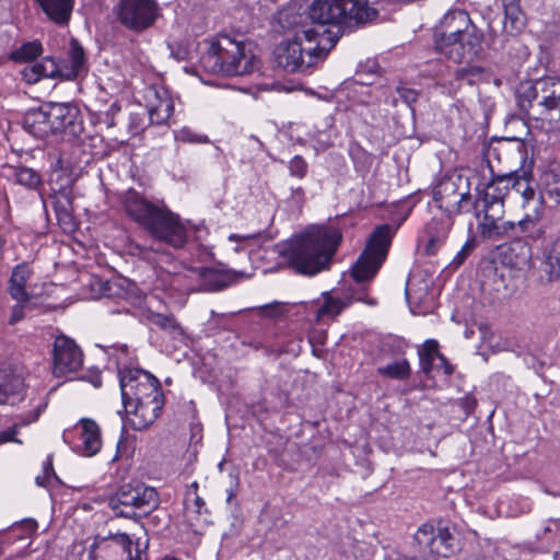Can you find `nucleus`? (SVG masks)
<instances>
[{
    "label": "nucleus",
    "mask_w": 560,
    "mask_h": 560,
    "mask_svg": "<svg viewBox=\"0 0 560 560\" xmlns=\"http://www.w3.org/2000/svg\"><path fill=\"white\" fill-rule=\"evenodd\" d=\"M466 66L459 67L454 72V78L457 81H467L469 84L475 82V78L479 77L483 70L481 67L471 66L470 63H465Z\"/></svg>",
    "instance_id": "obj_41"
},
{
    "label": "nucleus",
    "mask_w": 560,
    "mask_h": 560,
    "mask_svg": "<svg viewBox=\"0 0 560 560\" xmlns=\"http://www.w3.org/2000/svg\"><path fill=\"white\" fill-rule=\"evenodd\" d=\"M55 210L58 221L67 228H72V215L70 212L61 207H56Z\"/></svg>",
    "instance_id": "obj_50"
},
{
    "label": "nucleus",
    "mask_w": 560,
    "mask_h": 560,
    "mask_svg": "<svg viewBox=\"0 0 560 560\" xmlns=\"http://www.w3.org/2000/svg\"><path fill=\"white\" fill-rule=\"evenodd\" d=\"M541 244V260L540 271L542 277L549 281L555 282L560 280V231L556 234L546 236L540 240Z\"/></svg>",
    "instance_id": "obj_21"
},
{
    "label": "nucleus",
    "mask_w": 560,
    "mask_h": 560,
    "mask_svg": "<svg viewBox=\"0 0 560 560\" xmlns=\"http://www.w3.org/2000/svg\"><path fill=\"white\" fill-rule=\"evenodd\" d=\"M504 212L495 206L491 213L480 217L477 230L485 240L502 241L525 236L533 242H538L545 234V229H529L522 220L517 222L503 220Z\"/></svg>",
    "instance_id": "obj_10"
},
{
    "label": "nucleus",
    "mask_w": 560,
    "mask_h": 560,
    "mask_svg": "<svg viewBox=\"0 0 560 560\" xmlns=\"http://www.w3.org/2000/svg\"><path fill=\"white\" fill-rule=\"evenodd\" d=\"M430 552L436 557L447 558L454 552L455 549V537L446 526H439L434 534V540H432Z\"/></svg>",
    "instance_id": "obj_31"
},
{
    "label": "nucleus",
    "mask_w": 560,
    "mask_h": 560,
    "mask_svg": "<svg viewBox=\"0 0 560 560\" xmlns=\"http://www.w3.org/2000/svg\"><path fill=\"white\" fill-rule=\"evenodd\" d=\"M438 207L446 214L455 215L472 211L468 180L460 175L443 177L432 189Z\"/></svg>",
    "instance_id": "obj_11"
},
{
    "label": "nucleus",
    "mask_w": 560,
    "mask_h": 560,
    "mask_svg": "<svg viewBox=\"0 0 560 560\" xmlns=\"http://www.w3.org/2000/svg\"><path fill=\"white\" fill-rule=\"evenodd\" d=\"M234 495L235 494H234L233 490H229L228 491V501H231Z\"/></svg>",
    "instance_id": "obj_61"
},
{
    "label": "nucleus",
    "mask_w": 560,
    "mask_h": 560,
    "mask_svg": "<svg viewBox=\"0 0 560 560\" xmlns=\"http://www.w3.org/2000/svg\"><path fill=\"white\" fill-rule=\"evenodd\" d=\"M289 172L291 176L303 178L308 170L306 161L301 155L293 156L289 162Z\"/></svg>",
    "instance_id": "obj_44"
},
{
    "label": "nucleus",
    "mask_w": 560,
    "mask_h": 560,
    "mask_svg": "<svg viewBox=\"0 0 560 560\" xmlns=\"http://www.w3.org/2000/svg\"><path fill=\"white\" fill-rule=\"evenodd\" d=\"M176 140L184 143H209L210 139L206 135H199L188 127L182 128L176 133Z\"/></svg>",
    "instance_id": "obj_42"
},
{
    "label": "nucleus",
    "mask_w": 560,
    "mask_h": 560,
    "mask_svg": "<svg viewBox=\"0 0 560 560\" xmlns=\"http://www.w3.org/2000/svg\"><path fill=\"white\" fill-rule=\"evenodd\" d=\"M52 135L65 133L79 137L83 132V120L77 106L70 103H47Z\"/></svg>",
    "instance_id": "obj_18"
},
{
    "label": "nucleus",
    "mask_w": 560,
    "mask_h": 560,
    "mask_svg": "<svg viewBox=\"0 0 560 560\" xmlns=\"http://www.w3.org/2000/svg\"><path fill=\"white\" fill-rule=\"evenodd\" d=\"M148 319L152 325L168 332L174 338L183 336V328L173 315L151 313Z\"/></svg>",
    "instance_id": "obj_36"
},
{
    "label": "nucleus",
    "mask_w": 560,
    "mask_h": 560,
    "mask_svg": "<svg viewBox=\"0 0 560 560\" xmlns=\"http://www.w3.org/2000/svg\"><path fill=\"white\" fill-rule=\"evenodd\" d=\"M116 13L126 28L142 32L155 23L161 9L156 0H118Z\"/></svg>",
    "instance_id": "obj_13"
},
{
    "label": "nucleus",
    "mask_w": 560,
    "mask_h": 560,
    "mask_svg": "<svg viewBox=\"0 0 560 560\" xmlns=\"http://www.w3.org/2000/svg\"><path fill=\"white\" fill-rule=\"evenodd\" d=\"M422 372L431 377L433 373H441L450 376L454 372V368L448 363L447 359L439 351V343L434 339L424 341L422 348L418 351Z\"/></svg>",
    "instance_id": "obj_22"
},
{
    "label": "nucleus",
    "mask_w": 560,
    "mask_h": 560,
    "mask_svg": "<svg viewBox=\"0 0 560 560\" xmlns=\"http://www.w3.org/2000/svg\"><path fill=\"white\" fill-rule=\"evenodd\" d=\"M470 27H476V25L471 23L468 13L463 10H453L442 18L440 30H436L434 35L455 36Z\"/></svg>",
    "instance_id": "obj_26"
},
{
    "label": "nucleus",
    "mask_w": 560,
    "mask_h": 560,
    "mask_svg": "<svg viewBox=\"0 0 560 560\" xmlns=\"http://www.w3.org/2000/svg\"><path fill=\"white\" fill-rule=\"evenodd\" d=\"M121 401L125 413L131 415L128 421L133 430L150 427L161 415L164 396L159 380L151 373L124 366L118 372Z\"/></svg>",
    "instance_id": "obj_1"
},
{
    "label": "nucleus",
    "mask_w": 560,
    "mask_h": 560,
    "mask_svg": "<svg viewBox=\"0 0 560 560\" xmlns=\"http://www.w3.org/2000/svg\"><path fill=\"white\" fill-rule=\"evenodd\" d=\"M113 349L114 352L112 355L116 358L117 369L119 370L120 368L128 366L127 364L130 360L129 347L127 345H117L114 346Z\"/></svg>",
    "instance_id": "obj_47"
},
{
    "label": "nucleus",
    "mask_w": 560,
    "mask_h": 560,
    "mask_svg": "<svg viewBox=\"0 0 560 560\" xmlns=\"http://www.w3.org/2000/svg\"><path fill=\"white\" fill-rule=\"evenodd\" d=\"M158 503L155 489L143 485H124L108 502L117 516L126 518L145 515L155 509Z\"/></svg>",
    "instance_id": "obj_9"
},
{
    "label": "nucleus",
    "mask_w": 560,
    "mask_h": 560,
    "mask_svg": "<svg viewBox=\"0 0 560 560\" xmlns=\"http://www.w3.org/2000/svg\"><path fill=\"white\" fill-rule=\"evenodd\" d=\"M541 186L548 198L560 205V164L552 165L542 174Z\"/></svg>",
    "instance_id": "obj_33"
},
{
    "label": "nucleus",
    "mask_w": 560,
    "mask_h": 560,
    "mask_svg": "<svg viewBox=\"0 0 560 560\" xmlns=\"http://www.w3.org/2000/svg\"><path fill=\"white\" fill-rule=\"evenodd\" d=\"M39 69L44 78H61L62 73H66L63 66H60L56 59L51 57H45L39 62Z\"/></svg>",
    "instance_id": "obj_40"
},
{
    "label": "nucleus",
    "mask_w": 560,
    "mask_h": 560,
    "mask_svg": "<svg viewBox=\"0 0 560 560\" xmlns=\"http://www.w3.org/2000/svg\"><path fill=\"white\" fill-rule=\"evenodd\" d=\"M24 388V380L10 365L0 363V404L10 396L19 395Z\"/></svg>",
    "instance_id": "obj_29"
},
{
    "label": "nucleus",
    "mask_w": 560,
    "mask_h": 560,
    "mask_svg": "<svg viewBox=\"0 0 560 560\" xmlns=\"http://www.w3.org/2000/svg\"><path fill=\"white\" fill-rule=\"evenodd\" d=\"M514 177L515 176L512 174H492L491 180L486 184L482 190L495 197H500V200L504 202V198L509 194L510 187L512 188Z\"/></svg>",
    "instance_id": "obj_35"
},
{
    "label": "nucleus",
    "mask_w": 560,
    "mask_h": 560,
    "mask_svg": "<svg viewBox=\"0 0 560 560\" xmlns=\"http://www.w3.org/2000/svg\"><path fill=\"white\" fill-rule=\"evenodd\" d=\"M292 199L296 203H302L304 201V190L301 187L292 189Z\"/></svg>",
    "instance_id": "obj_54"
},
{
    "label": "nucleus",
    "mask_w": 560,
    "mask_h": 560,
    "mask_svg": "<svg viewBox=\"0 0 560 560\" xmlns=\"http://www.w3.org/2000/svg\"><path fill=\"white\" fill-rule=\"evenodd\" d=\"M390 560H438L434 557H424V556H408V555H397L396 558Z\"/></svg>",
    "instance_id": "obj_52"
},
{
    "label": "nucleus",
    "mask_w": 560,
    "mask_h": 560,
    "mask_svg": "<svg viewBox=\"0 0 560 560\" xmlns=\"http://www.w3.org/2000/svg\"><path fill=\"white\" fill-rule=\"evenodd\" d=\"M465 404H466L465 408H466L467 412L472 411L477 405L476 400L472 398H467Z\"/></svg>",
    "instance_id": "obj_56"
},
{
    "label": "nucleus",
    "mask_w": 560,
    "mask_h": 560,
    "mask_svg": "<svg viewBox=\"0 0 560 560\" xmlns=\"http://www.w3.org/2000/svg\"><path fill=\"white\" fill-rule=\"evenodd\" d=\"M161 560H179V559L174 558V557H164Z\"/></svg>",
    "instance_id": "obj_63"
},
{
    "label": "nucleus",
    "mask_w": 560,
    "mask_h": 560,
    "mask_svg": "<svg viewBox=\"0 0 560 560\" xmlns=\"http://www.w3.org/2000/svg\"><path fill=\"white\" fill-rule=\"evenodd\" d=\"M307 12L313 23L338 30L362 26L377 16L369 0H313Z\"/></svg>",
    "instance_id": "obj_7"
},
{
    "label": "nucleus",
    "mask_w": 560,
    "mask_h": 560,
    "mask_svg": "<svg viewBox=\"0 0 560 560\" xmlns=\"http://www.w3.org/2000/svg\"><path fill=\"white\" fill-rule=\"evenodd\" d=\"M249 238H250V236H245V235L241 236V235H237V234H231L229 236L230 241H240V240H249Z\"/></svg>",
    "instance_id": "obj_57"
},
{
    "label": "nucleus",
    "mask_w": 560,
    "mask_h": 560,
    "mask_svg": "<svg viewBox=\"0 0 560 560\" xmlns=\"http://www.w3.org/2000/svg\"><path fill=\"white\" fill-rule=\"evenodd\" d=\"M48 476L44 474V476H37L36 477V483L38 486H45V479L47 478Z\"/></svg>",
    "instance_id": "obj_58"
},
{
    "label": "nucleus",
    "mask_w": 560,
    "mask_h": 560,
    "mask_svg": "<svg viewBox=\"0 0 560 560\" xmlns=\"http://www.w3.org/2000/svg\"><path fill=\"white\" fill-rule=\"evenodd\" d=\"M15 434H16V425H14L5 431L0 432V444L5 443V442H11V441L21 444L22 442L14 438Z\"/></svg>",
    "instance_id": "obj_51"
},
{
    "label": "nucleus",
    "mask_w": 560,
    "mask_h": 560,
    "mask_svg": "<svg viewBox=\"0 0 560 560\" xmlns=\"http://www.w3.org/2000/svg\"><path fill=\"white\" fill-rule=\"evenodd\" d=\"M512 190L520 194L521 206L525 211L524 218L521 219L529 229H545L547 226L539 224L545 214V200L541 191L530 185L527 178L514 177Z\"/></svg>",
    "instance_id": "obj_15"
},
{
    "label": "nucleus",
    "mask_w": 560,
    "mask_h": 560,
    "mask_svg": "<svg viewBox=\"0 0 560 560\" xmlns=\"http://www.w3.org/2000/svg\"><path fill=\"white\" fill-rule=\"evenodd\" d=\"M201 63L209 72L225 75H244L259 68V60L252 51V43L242 36L228 34H220L210 42Z\"/></svg>",
    "instance_id": "obj_5"
},
{
    "label": "nucleus",
    "mask_w": 560,
    "mask_h": 560,
    "mask_svg": "<svg viewBox=\"0 0 560 560\" xmlns=\"http://www.w3.org/2000/svg\"><path fill=\"white\" fill-rule=\"evenodd\" d=\"M50 21L58 25L68 24L74 0H35Z\"/></svg>",
    "instance_id": "obj_28"
},
{
    "label": "nucleus",
    "mask_w": 560,
    "mask_h": 560,
    "mask_svg": "<svg viewBox=\"0 0 560 560\" xmlns=\"http://www.w3.org/2000/svg\"><path fill=\"white\" fill-rule=\"evenodd\" d=\"M476 247V242L474 238H468L465 244L462 246L460 250L456 254V256L453 258L451 266L453 268H458L463 262L466 260V258L471 254V252Z\"/></svg>",
    "instance_id": "obj_45"
},
{
    "label": "nucleus",
    "mask_w": 560,
    "mask_h": 560,
    "mask_svg": "<svg viewBox=\"0 0 560 560\" xmlns=\"http://www.w3.org/2000/svg\"><path fill=\"white\" fill-rule=\"evenodd\" d=\"M43 54V46L39 42H27L10 52L9 58L15 62H28Z\"/></svg>",
    "instance_id": "obj_37"
},
{
    "label": "nucleus",
    "mask_w": 560,
    "mask_h": 560,
    "mask_svg": "<svg viewBox=\"0 0 560 560\" xmlns=\"http://www.w3.org/2000/svg\"><path fill=\"white\" fill-rule=\"evenodd\" d=\"M377 373L393 380H407L411 374V368L406 359L390 362L377 369Z\"/></svg>",
    "instance_id": "obj_38"
},
{
    "label": "nucleus",
    "mask_w": 560,
    "mask_h": 560,
    "mask_svg": "<svg viewBox=\"0 0 560 560\" xmlns=\"http://www.w3.org/2000/svg\"><path fill=\"white\" fill-rule=\"evenodd\" d=\"M121 202L126 215L154 240L173 248L186 245L188 231L185 223L163 202H152L135 189L127 190Z\"/></svg>",
    "instance_id": "obj_2"
},
{
    "label": "nucleus",
    "mask_w": 560,
    "mask_h": 560,
    "mask_svg": "<svg viewBox=\"0 0 560 560\" xmlns=\"http://www.w3.org/2000/svg\"><path fill=\"white\" fill-rule=\"evenodd\" d=\"M183 279L188 280V283L183 288L187 292H214L228 285V277L220 270L211 267L187 268L183 275L174 276L173 282L179 284Z\"/></svg>",
    "instance_id": "obj_17"
},
{
    "label": "nucleus",
    "mask_w": 560,
    "mask_h": 560,
    "mask_svg": "<svg viewBox=\"0 0 560 560\" xmlns=\"http://www.w3.org/2000/svg\"><path fill=\"white\" fill-rule=\"evenodd\" d=\"M69 61L70 67L65 66L66 73H62V79L65 80H73L75 79L81 71L84 69L85 57L84 50L78 40L72 39L70 43L69 49Z\"/></svg>",
    "instance_id": "obj_32"
},
{
    "label": "nucleus",
    "mask_w": 560,
    "mask_h": 560,
    "mask_svg": "<svg viewBox=\"0 0 560 560\" xmlns=\"http://www.w3.org/2000/svg\"><path fill=\"white\" fill-rule=\"evenodd\" d=\"M195 503L198 508H200L203 504V501L200 497L197 495L195 499Z\"/></svg>",
    "instance_id": "obj_59"
},
{
    "label": "nucleus",
    "mask_w": 560,
    "mask_h": 560,
    "mask_svg": "<svg viewBox=\"0 0 560 560\" xmlns=\"http://www.w3.org/2000/svg\"><path fill=\"white\" fill-rule=\"evenodd\" d=\"M322 298V304L313 302L310 305V312L314 313L316 323L334 319L350 304V302L332 296L330 292H323Z\"/></svg>",
    "instance_id": "obj_27"
},
{
    "label": "nucleus",
    "mask_w": 560,
    "mask_h": 560,
    "mask_svg": "<svg viewBox=\"0 0 560 560\" xmlns=\"http://www.w3.org/2000/svg\"><path fill=\"white\" fill-rule=\"evenodd\" d=\"M89 560H141L140 550L132 555V540L127 534L117 533L105 537L97 547V552L90 553Z\"/></svg>",
    "instance_id": "obj_19"
},
{
    "label": "nucleus",
    "mask_w": 560,
    "mask_h": 560,
    "mask_svg": "<svg viewBox=\"0 0 560 560\" xmlns=\"http://www.w3.org/2000/svg\"><path fill=\"white\" fill-rule=\"evenodd\" d=\"M284 304L283 303H280V302H273L271 304H268V305H265L262 307V312L265 315L267 316H271V317H278V316H281L283 315L284 313Z\"/></svg>",
    "instance_id": "obj_49"
},
{
    "label": "nucleus",
    "mask_w": 560,
    "mask_h": 560,
    "mask_svg": "<svg viewBox=\"0 0 560 560\" xmlns=\"http://www.w3.org/2000/svg\"><path fill=\"white\" fill-rule=\"evenodd\" d=\"M83 365V352L75 341L67 336L56 337L52 345V374L63 377L79 371Z\"/></svg>",
    "instance_id": "obj_16"
},
{
    "label": "nucleus",
    "mask_w": 560,
    "mask_h": 560,
    "mask_svg": "<svg viewBox=\"0 0 560 560\" xmlns=\"http://www.w3.org/2000/svg\"><path fill=\"white\" fill-rule=\"evenodd\" d=\"M23 128L35 138H46L52 135L48 109L45 104L27 110L23 117Z\"/></svg>",
    "instance_id": "obj_25"
},
{
    "label": "nucleus",
    "mask_w": 560,
    "mask_h": 560,
    "mask_svg": "<svg viewBox=\"0 0 560 560\" xmlns=\"http://www.w3.org/2000/svg\"><path fill=\"white\" fill-rule=\"evenodd\" d=\"M435 528L432 524L421 525L415 534V539L420 546L430 547L432 540H434Z\"/></svg>",
    "instance_id": "obj_43"
},
{
    "label": "nucleus",
    "mask_w": 560,
    "mask_h": 560,
    "mask_svg": "<svg viewBox=\"0 0 560 560\" xmlns=\"http://www.w3.org/2000/svg\"><path fill=\"white\" fill-rule=\"evenodd\" d=\"M341 238L337 228L313 226L287 244L281 255L295 272L315 276L328 268Z\"/></svg>",
    "instance_id": "obj_3"
},
{
    "label": "nucleus",
    "mask_w": 560,
    "mask_h": 560,
    "mask_svg": "<svg viewBox=\"0 0 560 560\" xmlns=\"http://www.w3.org/2000/svg\"><path fill=\"white\" fill-rule=\"evenodd\" d=\"M9 177L18 185L25 187L28 190H37L43 185L40 174L34 168L27 166H10Z\"/></svg>",
    "instance_id": "obj_30"
},
{
    "label": "nucleus",
    "mask_w": 560,
    "mask_h": 560,
    "mask_svg": "<svg viewBox=\"0 0 560 560\" xmlns=\"http://www.w3.org/2000/svg\"><path fill=\"white\" fill-rule=\"evenodd\" d=\"M118 109H119V107H117L116 105H112V107H110V110H113V112H116Z\"/></svg>",
    "instance_id": "obj_64"
},
{
    "label": "nucleus",
    "mask_w": 560,
    "mask_h": 560,
    "mask_svg": "<svg viewBox=\"0 0 560 560\" xmlns=\"http://www.w3.org/2000/svg\"><path fill=\"white\" fill-rule=\"evenodd\" d=\"M143 100L151 124L163 125L168 121L174 112V103L164 86L158 84L147 86Z\"/></svg>",
    "instance_id": "obj_20"
},
{
    "label": "nucleus",
    "mask_w": 560,
    "mask_h": 560,
    "mask_svg": "<svg viewBox=\"0 0 560 560\" xmlns=\"http://www.w3.org/2000/svg\"><path fill=\"white\" fill-rule=\"evenodd\" d=\"M289 16L288 13H281L280 14V23L282 24L283 27H288V28H291L293 27L294 25H298V21H284V19H287Z\"/></svg>",
    "instance_id": "obj_55"
},
{
    "label": "nucleus",
    "mask_w": 560,
    "mask_h": 560,
    "mask_svg": "<svg viewBox=\"0 0 560 560\" xmlns=\"http://www.w3.org/2000/svg\"><path fill=\"white\" fill-rule=\"evenodd\" d=\"M397 93L404 103L411 105L418 98V93L409 88L399 86L397 88Z\"/></svg>",
    "instance_id": "obj_48"
},
{
    "label": "nucleus",
    "mask_w": 560,
    "mask_h": 560,
    "mask_svg": "<svg viewBox=\"0 0 560 560\" xmlns=\"http://www.w3.org/2000/svg\"><path fill=\"white\" fill-rule=\"evenodd\" d=\"M482 38L477 27H470L455 36L434 35V47L455 63H471L481 50Z\"/></svg>",
    "instance_id": "obj_12"
},
{
    "label": "nucleus",
    "mask_w": 560,
    "mask_h": 560,
    "mask_svg": "<svg viewBox=\"0 0 560 560\" xmlns=\"http://www.w3.org/2000/svg\"><path fill=\"white\" fill-rule=\"evenodd\" d=\"M23 80L28 84L37 83L40 79H43L42 70L39 69V63L35 62L33 65L26 66L21 71Z\"/></svg>",
    "instance_id": "obj_46"
},
{
    "label": "nucleus",
    "mask_w": 560,
    "mask_h": 560,
    "mask_svg": "<svg viewBox=\"0 0 560 560\" xmlns=\"http://www.w3.org/2000/svg\"><path fill=\"white\" fill-rule=\"evenodd\" d=\"M453 224L454 220L451 214L444 213L441 217H434L431 219L425 228L428 242L424 252L427 255H434L445 243Z\"/></svg>",
    "instance_id": "obj_23"
},
{
    "label": "nucleus",
    "mask_w": 560,
    "mask_h": 560,
    "mask_svg": "<svg viewBox=\"0 0 560 560\" xmlns=\"http://www.w3.org/2000/svg\"><path fill=\"white\" fill-rule=\"evenodd\" d=\"M472 213L477 219L486 213H491L495 206L501 208V212H504V202L500 200V197H495L483 190L479 191L477 198L471 197Z\"/></svg>",
    "instance_id": "obj_34"
},
{
    "label": "nucleus",
    "mask_w": 560,
    "mask_h": 560,
    "mask_svg": "<svg viewBox=\"0 0 560 560\" xmlns=\"http://www.w3.org/2000/svg\"><path fill=\"white\" fill-rule=\"evenodd\" d=\"M339 36V32L319 34L312 27L299 28L292 39L283 40L275 48V62L289 73L305 72L325 59Z\"/></svg>",
    "instance_id": "obj_4"
},
{
    "label": "nucleus",
    "mask_w": 560,
    "mask_h": 560,
    "mask_svg": "<svg viewBox=\"0 0 560 560\" xmlns=\"http://www.w3.org/2000/svg\"><path fill=\"white\" fill-rule=\"evenodd\" d=\"M39 412H40V410H39V409L35 410V411H34V416H33V418H32V420H31L30 422L37 420V418H38V416H39Z\"/></svg>",
    "instance_id": "obj_60"
},
{
    "label": "nucleus",
    "mask_w": 560,
    "mask_h": 560,
    "mask_svg": "<svg viewBox=\"0 0 560 560\" xmlns=\"http://www.w3.org/2000/svg\"><path fill=\"white\" fill-rule=\"evenodd\" d=\"M44 474L47 476L52 475L56 479H58L57 475L54 471L52 467V457L48 456L47 460L44 464Z\"/></svg>",
    "instance_id": "obj_53"
},
{
    "label": "nucleus",
    "mask_w": 560,
    "mask_h": 560,
    "mask_svg": "<svg viewBox=\"0 0 560 560\" xmlns=\"http://www.w3.org/2000/svg\"><path fill=\"white\" fill-rule=\"evenodd\" d=\"M505 22L504 27L509 32H520L525 25V16L516 2H510L504 5Z\"/></svg>",
    "instance_id": "obj_39"
},
{
    "label": "nucleus",
    "mask_w": 560,
    "mask_h": 560,
    "mask_svg": "<svg viewBox=\"0 0 560 560\" xmlns=\"http://www.w3.org/2000/svg\"><path fill=\"white\" fill-rule=\"evenodd\" d=\"M93 385H94L95 387L101 386V381H100V378H97L96 381H94V382H93Z\"/></svg>",
    "instance_id": "obj_62"
},
{
    "label": "nucleus",
    "mask_w": 560,
    "mask_h": 560,
    "mask_svg": "<svg viewBox=\"0 0 560 560\" xmlns=\"http://www.w3.org/2000/svg\"><path fill=\"white\" fill-rule=\"evenodd\" d=\"M77 427L81 429V444L75 448L78 454L85 457H92L97 454L102 447L100 425L92 419L82 418Z\"/></svg>",
    "instance_id": "obj_24"
},
{
    "label": "nucleus",
    "mask_w": 560,
    "mask_h": 560,
    "mask_svg": "<svg viewBox=\"0 0 560 560\" xmlns=\"http://www.w3.org/2000/svg\"><path fill=\"white\" fill-rule=\"evenodd\" d=\"M516 103L528 119L560 125V80L552 78L522 82L516 89Z\"/></svg>",
    "instance_id": "obj_6"
},
{
    "label": "nucleus",
    "mask_w": 560,
    "mask_h": 560,
    "mask_svg": "<svg viewBox=\"0 0 560 560\" xmlns=\"http://www.w3.org/2000/svg\"><path fill=\"white\" fill-rule=\"evenodd\" d=\"M33 271L25 261L13 267L9 282L8 292L16 301L11 308L9 323L14 325L22 320L26 314L34 310L33 294L26 290V283Z\"/></svg>",
    "instance_id": "obj_14"
},
{
    "label": "nucleus",
    "mask_w": 560,
    "mask_h": 560,
    "mask_svg": "<svg viewBox=\"0 0 560 560\" xmlns=\"http://www.w3.org/2000/svg\"><path fill=\"white\" fill-rule=\"evenodd\" d=\"M393 237V229L388 224L377 226L368 240L365 249L352 267V278L357 282L369 281L375 277L385 261Z\"/></svg>",
    "instance_id": "obj_8"
}]
</instances>
